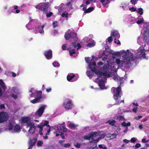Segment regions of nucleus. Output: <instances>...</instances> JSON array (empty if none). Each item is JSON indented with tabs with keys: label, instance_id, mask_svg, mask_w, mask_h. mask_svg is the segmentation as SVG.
Instances as JSON below:
<instances>
[{
	"label": "nucleus",
	"instance_id": "1",
	"mask_svg": "<svg viewBox=\"0 0 149 149\" xmlns=\"http://www.w3.org/2000/svg\"><path fill=\"white\" fill-rule=\"evenodd\" d=\"M92 59L88 64L89 68L92 72H94L98 76L95 82L98 84L99 86L101 89L105 88L104 87V81L106 79V77H109L110 73L112 71L116 72V69L115 67L114 63L105 64L103 68L100 70L98 68L95 67L96 63L95 62V56H92Z\"/></svg>",
	"mask_w": 149,
	"mask_h": 149
},
{
	"label": "nucleus",
	"instance_id": "2",
	"mask_svg": "<svg viewBox=\"0 0 149 149\" xmlns=\"http://www.w3.org/2000/svg\"><path fill=\"white\" fill-rule=\"evenodd\" d=\"M132 53L131 51L127 50L126 51L123 50L121 52V56L123 59L118 58L116 59V61L118 67H122L127 64L130 63L132 61V58H130V56H131Z\"/></svg>",
	"mask_w": 149,
	"mask_h": 149
},
{
	"label": "nucleus",
	"instance_id": "3",
	"mask_svg": "<svg viewBox=\"0 0 149 149\" xmlns=\"http://www.w3.org/2000/svg\"><path fill=\"white\" fill-rule=\"evenodd\" d=\"M105 134H102V132H93L88 135H86L84 136L85 139L90 140H92L90 141L91 143H95L97 142L100 140H101L105 136Z\"/></svg>",
	"mask_w": 149,
	"mask_h": 149
},
{
	"label": "nucleus",
	"instance_id": "4",
	"mask_svg": "<svg viewBox=\"0 0 149 149\" xmlns=\"http://www.w3.org/2000/svg\"><path fill=\"white\" fill-rule=\"evenodd\" d=\"M22 123H24V125L27 128L28 131L30 133L33 134L35 132L36 128L35 124L33 122H31L30 118L29 117H25L22 118Z\"/></svg>",
	"mask_w": 149,
	"mask_h": 149
},
{
	"label": "nucleus",
	"instance_id": "5",
	"mask_svg": "<svg viewBox=\"0 0 149 149\" xmlns=\"http://www.w3.org/2000/svg\"><path fill=\"white\" fill-rule=\"evenodd\" d=\"M81 47V46L79 44L76 42L71 43L69 47L67 46L66 44L63 45L62 47V49L63 50H65L67 49L71 56H72L73 54L75 53V49H78L80 48Z\"/></svg>",
	"mask_w": 149,
	"mask_h": 149
},
{
	"label": "nucleus",
	"instance_id": "6",
	"mask_svg": "<svg viewBox=\"0 0 149 149\" xmlns=\"http://www.w3.org/2000/svg\"><path fill=\"white\" fill-rule=\"evenodd\" d=\"M145 50L144 49L143 45L141 46L139 48L136 50L134 54L133 55L132 53L131 56H130V58H132V61L137 58H145Z\"/></svg>",
	"mask_w": 149,
	"mask_h": 149
},
{
	"label": "nucleus",
	"instance_id": "7",
	"mask_svg": "<svg viewBox=\"0 0 149 149\" xmlns=\"http://www.w3.org/2000/svg\"><path fill=\"white\" fill-rule=\"evenodd\" d=\"M111 91L113 92L114 98L117 101L116 102V104H119L121 102H124V100H122L120 102L119 100L120 98V95L121 93V87L120 86L117 87L116 89L115 87L112 88Z\"/></svg>",
	"mask_w": 149,
	"mask_h": 149
},
{
	"label": "nucleus",
	"instance_id": "8",
	"mask_svg": "<svg viewBox=\"0 0 149 149\" xmlns=\"http://www.w3.org/2000/svg\"><path fill=\"white\" fill-rule=\"evenodd\" d=\"M30 93H31L32 94H30L29 95L30 97H36V98L31 100V102L34 104L39 102V100L41 98V93L40 92L34 90L33 88H32L29 90Z\"/></svg>",
	"mask_w": 149,
	"mask_h": 149
},
{
	"label": "nucleus",
	"instance_id": "9",
	"mask_svg": "<svg viewBox=\"0 0 149 149\" xmlns=\"http://www.w3.org/2000/svg\"><path fill=\"white\" fill-rule=\"evenodd\" d=\"M8 129L10 130H13V131L18 132L20 130V128L19 126L18 125H15V122H12L9 123Z\"/></svg>",
	"mask_w": 149,
	"mask_h": 149
},
{
	"label": "nucleus",
	"instance_id": "10",
	"mask_svg": "<svg viewBox=\"0 0 149 149\" xmlns=\"http://www.w3.org/2000/svg\"><path fill=\"white\" fill-rule=\"evenodd\" d=\"M63 106L66 109H71L74 107L73 102L71 100H68L63 103Z\"/></svg>",
	"mask_w": 149,
	"mask_h": 149
},
{
	"label": "nucleus",
	"instance_id": "11",
	"mask_svg": "<svg viewBox=\"0 0 149 149\" xmlns=\"http://www.w3.org/2000/svg\"><path fill=\"white\" fill-rule=\"evenodd\" d=\"M64 123V122H63L62 125L59 124L56 125L55 126H54V128L57 130L58 132L59 133H61L63 132H65L67 131V129L63 125Z\"/></svg>",
	"mask_w": 149,
	"mask_h": 149
},
{
	"label": "nucleus",
	"instance_id": "12",
	"mask_svg": "<svg viewBox=\"0 0 149 149\" xmlns=\"http://www.w3.org/2000/svg\"><path fill=\"white\" fill-rule=\"evenodd\" d=\"M49 122L47 121H45L44 123H41L39 125L36 126V127L39 128V133L41 135H43L42 132L43 127L45 125H46L47 127H50V126L48 124Z\"/></svg>",
	"mask_w": 149,
	"mask_h": 149
},
{
	"label": "nucleus",
	"instance_id": "13",
	"mask_svg": "<svg viewBox=\"0 0 149 149\" xmlns=\"http://www.w3.org/2000/svg\"><path fill=\"white\" fill-rule=\"evenodd\" d=\"M46 107V106L45 105H42L40 107L35 114L34 117L36 118H37L38 117H39L41 116L44 112V110Z\"/></svg>",
	"mask_w": 149,
	"mask_h": 149
},
{
	"label": "nucleus",
	"instance_id": "14",
	"mask_svg": "<svg viewBox=\"0 0 149 149\" xmlns=\"http://www.w3.org/2000/svg\"><path fill=\"white\" fill-rule=\"evenodd\" d=\"M144 33L143 34L144 40L146 41H149V25H147L144 29Z\"/></svg>",
	"mask_w": 149,
	"mask_h": 149
},
{
	"label": "nucleus",
	"instance_id": "15",
	"mask_svg": "<svg viewBox=\"0 0 149 149\" xmlns=\"http://www.w3.org/2000/svg\"><path fill=\"white\" fill-rule=\"evenodd\" d=\"M48 7V3H41L36 6L37 9H40L42 11H45L46 9Z\"/></svg>",
	"mask_w": 149,
	"mask_h": 149
},
{
	"label": "nucleus",
	"instance_id": "16",
	"mask_svg": "<svg viewBox=\"0 0 149 149\" xmlns=\"http://www.w3.org/2000/svg\"><path fill=\"white\" fill-rule=\"evenodd\" d=\"M8 117V114L5 112L0 113V123L7 120Z\"/></svg>",
	"mask_w": 149,
	"mask_h": 149
},
{
	"label": "nucleus",
	"instance_id": "17",
	"mask_svg": "<svg viewBox=\"0 0 149 149\" xmlns=\"http://www.w3.org/2000/svg\"><path fill=\"white\" fill-rule=\"evenodd\" d=\"M37 141V138H34L32 139H30L28 141V145L29 147L28 149H31L32 147L34 146Z\"/></svg>",
	"mask_w": 149,
	"mask_h": 149
},
{
	"label": "nucleus",
	"instance_id": "18",
	"mask_svg": "<svg viewBox=\"0 0 149 149\" xmlns=\"http://www.w3.org/2000/svg\"><path fill=\"white\" fill-rule=\"evenodd\" d=\"M72 36L76 37V34L75 33H71L70 30H68V31L66 32L65 35V37L66 40H68ZM76 39V38L75 37V39Z\"/></svg>",
	"mask_w": 149,
	"mask_h": 149
},
{
	"label": "nucleus",
	"instance_id": "19",
	"mask_svg": "<svg viewBox=\"0 0 149 149\" xmlns=\"http://www.w3.org/2000/svg\"><path fill=\"white\" fill-rule=\"evenodd\" d=\"M45 55L47 59H51L52 57V51L49 50L45 52Z\"/></svg>",
	"mask_w": 149,
	"mask_h": 149
},
{
	"label": "nucleus",
	"instance_id": "20",
	"mask_svg": "<svg viewBox=\"0 0 149 149\" xmlns=\"http://www.w3.org/2000/svg\"><path fill=\"white\" fill-rule=\"evenodd\" d=\"M113 79L118 83H119L120 85L122 84L123 82V78H120L118 76H116L114 77Z\"/></svg>",
	"mask_w": 149,
	"mask_h": 149
},
{
	"label": "nucleus",
	"instance_id": "21",
	"mask_svg": "<svg viewBox=\"0 0 149 149\" xmlns=\"http://www.w3.org/2000/svg\"><path fill=\"white\" fill-rule=\"evenodd\" d=\"M112 36H113L115 38H118L120 37V35L118 32L116 31L112 32L111 34Z\"/></svg>",
	"mask_w": 149,
	"mask_h": 149
},
{
	"label": "nucleus",
	"instance_id": "22",
	"mask_svg": "<svg viewBox=\"0 0 149 149\" xmlns=\"http://www.w3.org/2000/svg\"><path fill=\"white\" fill-rule=\"evenodd\" d=\"M0 85L4 90L6 89V86L5 85V84L2 79H0Z\"/></svg>",
	"mask_w": 149,
	"mask_h": 149
},
{
	"label": "nucleus",
	"instance_id": "23",
	"mask_svg": "<svg viewBox=\"0 0 149 149\" xmlns=\"http://www.w3.org/2000/svg\"><path fill=\"white\" fill-rule=\"evenodd\" d=\"M68 125L71 128H73L78 127V125L74 124L73 123L69 122L68 123Z\"/></svg>",
	"mask_w": 149,
	"mask_h": 149
},
{
	"label": "nucleus",
	"instance_id": "24",
	"mask_svg": "<svg viewBox=\"0 0 149 149\" xmlns=\"http://www.w3.org/2000/svg\"><path fill=\"white\" fill-rule=\"evenodd\" d=\"M95 45V42H94V40L92 39L91 40L87 45V46L88 47H93Z\"/></svg>",
	"mask_w": 149,
	"mask_h": 149
},
{
	"label": "nucleus",
	"instance_id": "25",
	"mask_svg": "<svg viewBox=\"0 0 149 149\" xmlns=\"http://www.w3.org/2000/svg\"><path fill=\"white\" fill-rule=\"evenodd\" d=\"M75 75L73 74H68L67 76V79L68 81H70L72 78L75 77Z\"/></svg>",
	"mask_w": 149,
	"mask_h": 149
},
{
	"label": "nucleus",
	"instance_id": "26",
	"mask_svg": "<svg viewBox=\"0 0 149 149\" xmlns=\"http://www.w3.org/2000/svg\"><path fill=\"white\" fill-rule=\"evenodd\" d=\"M121 125L123 126L126 127L128 126L130 127L131 125V123L130 122H128L127 123H126L125 122H123L122 123Z\"/></svg>",
	"mask_w": 149,
	"mask_h": 149
},
{
	"label": "nucleus",
	"instance_id": "27",
	"mask_svg": "<svg viewBox=\"0 0 149 149\" xmlns=\"http://www.w3.org/2000/svg\"><path fill=\"white\" fill-rule=\"evenodd\" d=\"M44 25H42L41 27L38 28L39 32L41 34H42L44 33V31L43 29L44 28Z\"/></svg>",
	"mask_w": 149,
	"mask_h": 149
},
{
	"label": "nucleus",
	"instance_id": "28",
	"mask_svg": "<svg viewBox=\"0 0 149 149\" xmlns=\"http://www.w3.org/2000/svg\"><path fill=\"white\" fill-rule=\"evenodd\" d=\"M116 123V121L115 120H109L108 121L107 123H109V124L111 125L112 126L114 125Z\"/></svg>",
	"mask_w": 149,
	"mask_h": 149
},
{
	"label": "nucleus",
	"instance_id": "29",
	"mask_svg": "<svg viewBox=\"0 0 149 149\" xmlns=\"http://www.w3.org/2000/svg\"><path fill=\"white\" fill-rule=\"evenodd\" d=\"M83 40L84 42L86 43H89L91 40L92 39L88 37H86L84 38Z\"/></svg>",
	"mask_w": 149,
	"mask_h": 149
},
{
	"label": "nucleus",
	"instance_id": "30",
	"mask_svg": "<svg viewBox=\"0 0 149 149\" xmlns=\"http://www.w3.org/2000/svg\"><path fill=\"white\" fill-rule=\"evenodd\" d=\"M65 6V5L63 4H61L60 5L58 9L59 12H60L64 10V6Z\"/></svg>",
	"mask_w": 149,
	"mask_h": 149
},
{
	"label": "nucleus",
	"instance_id": "31",
	"mask_svg": "<svg viewBox=\"0 0 149 149\" xmlns=\"http://www.w3.org/2000/svg\"><path fill=\"white\" fill-rule=\"evenodd\" d=\"M137 20L138 21H137L136 23L138 24L143 23V18H138L137 19Z\"/></svg>",
	"mask_w": 149,
	"mask_h": 149
},
{
	"label": "nucleus",
	"instance_id": "32",
	"mask_svg": "<svg viewBox=\"0 0 149 149\" xmlns=\"http://www.w3.org/2000/svg\"><path fill=\"white\" fill-rule=\"evenodd\" d=\"M43 144L42 141H37V145L38 147L41 146Z\"/></svg>",
	"mask_w": 149,
	"mask_h": 149
},
{
	"label": "nucleus",
	"instance_id": "33",
	"mask_svg": "<svg viewBox=\"0 0 149 149\" xmlns=\"http://www.w3.org/2000/svg\"><path fill=\"white\" fill-rule=\"evenodd\" d=\"M109 137L110 138V139H112L116 138L117 136V134L115 133H114L112 134H110L109 135Z\"/></svg>",
	"mask_w": 149,
	"mask_h": 149
},
{
	"label": "nucleus",
	"instance_id": "34",
	"mask_svg": "<svg viewBox=\"0 0 149 149\" xmlns=\"http://www.w3.org/2000/svg\"><path fill=\"white\" fill-rule=\"evenodd\" d=\"M86 74L88 77H89L90 78H92L93 76L92 72L89 71H87L86 72Z\"/></svg>",
	"mask_w": 149,
	"mask_h": 149
},
{
	"label": "nucleus",
	"instance_id": "35",
	"mask_svg": "<svg viewBox=\"0 0 149 149\" xmlns=\"http://www.w3.org/2000/svg\"><path fill=\"white\" fill-rule=\"evenodd\" d=\"M53 65L54 67H59L60 66V64L59 63L56 62L55 61L53 63Z\"/></svg>",
	"mask_w": 149,
	"mask_h": 149
},
{
	"label": "nucleus",
	"instance_id": "36",
	"mask_svg": "<svg viewBox=\"0 0 149 149\" xmlns=\"http://www.w3.org/2000/svg\"><path fill=\"white\" fill-rule=\"evenodd\" d=\"M111 1L110 0H106V2L103 3V5L104 6H105L106 7H108V3H109L111 2Z\"/></svg>",
	"mask_w": 149,
	"mask_h": 149
},
{
	"label": "nucleus",
	"instance_id": "37",
	"mask_svg": "<svg viewBox=\"0 0 149 149\" xmlns=\"http://www.w3.org/2000/svg\"><path fill=\"white\" fill-rule=\"evenodd\" d=\"M94 9L93 7H90L85 12V13H88L91 12L92 10H93Z\"/></svg>",
	"mask_w": 149,
	"mask_h": 149
},
{
	"label": "nucleus",
	"instance_id": "38",
	"mask_svg": "<svg viewBox=\"0 0 149 149\" xmlns=\"http://www.w3.org/2000/svg\"><path fill=\"white\" fill-rule=\"evenodd\" d=\"M98 146L99 148L102 149H107V147L104 145L100 144Z\"/></svg>",
	"mask_w": 149,
	"mask_h": 149
},
{
	"label": "nucleus",
	"instance_id": "39",
	"mask_svg": "<svg viewBox=\"0 0 149 149\" xmlns=\"http://www.w3.org/2000/svg\"><path fill=\"white\" fill-rule=\"evenodd\" d=\"M68 13L65 12L62 14L61 16L63 17H65L67 18L68 16Z\"/></svg>",
	"mask_w": 149,
	"mask_h": 149
},
{
	"label": "nucleus",
	"instance_id": "40",
	"mask_svg": "<svg viewBox=\"0 0 149 149\" xmlns=\"http://www.w3.org/2000/svg\"><path fill=\"white\" fill-rule=\"evenodd\" d=\"M143 10L142 8H139L138 9V11H137V12L140 15H142L143 14Z\"/></svg>",
	"mask_w": 149,
	"mask_h": 149
},
{
	"label": "nucleus",
	"instance_id": "41",
	"mask_svg": "<svg viewBox=\"0 0 149 149\" xmlns=\"http://www.w3.org/2000/svg\"><path fill=\"white\" fill-rule=\"evenodd\" d=\"M118 38H115L114 40V42L115 43L117 44L118 45L120 44V42L118 40Z\"/></svg>",
	"mask_w": 149,
	"mask_h": 149
},
{
	"label": "nucleus",
	"instance_id": "42",
	"mask_svg": "<svg viewBox=\"0 0 149 149\" xmlns=\"http://www.w3.org/2000/svg\"><path fill=\"white\" fill-rule=\"evenodd\" d=\"M143 41V40L142 38H139L137 40V42L138 44L140 45L141 44V42Z\"/></svg>",
	"mask_w": 149,
	"mask_h": 149
},
{
	"label": "nucleus",
	"instance_id": "43",
	"mask_svg": "<svg viewBox=\"0 0 149 149\" xmlns=\"http://www.w3.org/2000/svg\"><path fill=\"white\" fill-rule=\"evenodd\" d=\"M112 36H110L109 37L108 39H107V41L108 42H110L112 41L113 40V39L112 38Z\"/></svg>",
	"mask_w": 149,
	"mask_h": 149
},
{
	"label": "nucleus",
	"instance_id": "44",
	"mask_svg": "<svg viewBox=\"0 0 149 149\" xmlns=\"http://www.w3.org/2000/svg\"><path fill=\"white\" fill-rule=\"evenodd\" d=\"M53 14L52 12H50L49 13H47L46 14V16L47 17H49L51 16Z\"/></svg>",
	"mask_w": 149,
	"mask_h": 149
},
{
	"label": "nucleus",
	"instance_id": "45",
	"mask_svg": "<svg viewBox=\"0 0 149 149\" xmlns=\"http://www.w3.org/2000/svg\"><path fill=\"white\" fill-rule=\"evenodd\" d=\"M138 0H131L130 2L133 4H135L136 3Z\"/></svg>",
	"mask_w": 149,
	"mask_h": 149
},
{
	"label": "nucleus",
	"instance_id": "46",
	"mask_svg": "<svg viewBox=\"0 0 149 149\" xmlns=\"http://www.w3.org/2000/svg\"><path fill=\"white\" fill-rule=\"evenodd\" d=\"M11 96L14 99H16L17 97V96L16 95H15L13 93L11 94Z\"/></svg>",
	"mask_w": 149,
	"mask_h": 149
},
{
	"label": "nucleus",
	"instance_id": "47",
	"mask_svg": "<svg viewBox=\"0 0 149 149\" xmlns=\"http://www.w3.org/2000/svg\"><path fill=\"white\" fill-rule=\"evenodd\" d=\"M53 27H55L58 26V22H53Z\"/></svg>",
	"mask_w": 149,
	"mask_h": 149
},
{
	"label": "nucleus",
	"instance_id": "48",
	"mask_svg": "<svg viewBox=\"0 0 149 149\" xmlns=\"http://www.w3.org/2000/svg\"><path fill=\"white\" fill-rule=\"evenodd\" d=\"M70 144L69 143L66 144H63V146L65 148H68L70 146Z\"/></svg>",
	"mask_w": 149,
	"mask_h": 149
},
{
	"label": "nucleus",
	"instance_id": "49",
	"mask_svg": "<svg viewBox=\"0 0 149 149\" xmlns=\"http://www.w3.org/2000/svg\"><path fill=\"white\" fill-rule=\"evenodd\" d=\"M138 108L137 107H134L132 109V111L134 113H136L137 111V109Z\"/></svg>",
	"mask_w": 149,
	"mask_h": 149
},
{
	"label": "nucleus",
	"instance_id": "50",
	"mask_svg": "<svg viewBox=\"0 0 149 149\" xmlns=\"http://www.w3.org/2000/svg\"><path fill=\"white\" fill-rule=\"evenodd\" d=\"M129 10L131 11H135L136 10V8H134V7H132L131 8H129Z\"/></svg>",
	"mask_w": 149,
	"mask_h": 149
},
{
	"label": "nucleus",
	"instance_id": "51",
	"mask_svg": "<svg viewBox=\"0 0 149 149\" xmlns=\"http://www.w3.org/2000/svg\"><path fill=\"white\" fill-rule=\"evenodd\" d=\"M118 118L119 120H124V117L121 116L118 117Z\"/></svg>",
	"mask_w": 149,
	"mask_h": 149
},
{
	"label": "nucleus",
	"instance_id": "52",
	"mask_svg": "<svg viewBox=\"0 0 149 149\" xmlns=\"http://www.w3.org/2000/svg\"><path fill=\"white\" fill-rule=\"evenodd\" d=\"M12 90L14 92H16L17 90V87H14L13 88Z\"/></svg>",
	"mask_w": 149,
	"mask_h": 149
},
{
	"label": "nucleus",
	"instance_id": "53",
	"mask_svg": "<svg viewBox=\"0 0 149 149\" xmlns=\"http://www.w3.org/2000/svg\"><path fill=\"white\" fill-rule=\"evenodd\" d=\"M52 89L51 87H49V88L46 89V91L48 93L52 91Z\"/></svg>",
	"mask_w": 149,
	"mask_h": 149
},
{
	"label": "nucleus",
	"instance_id": "54",
	"mask_svg": "<svg viewBox=\"0 0 149 149\" xmlns=\"http://www.w3.org/2000/svg\"><path fill=\"white\" fill-rule=\"evenodd\" d=\"M136 139L135 138L133 137L130 140L131 142L132 143L135 142L136 141Z\"/></svg>",
	"mask_w": 149,
	"mask_h": 149
},
{
	"label": "nucleus",
	"instance_id": "55",
	"mask_svg": "<svg viewBox=\"0 0 149 149\" xmlns=\"http://www.w3.org/2000/svg\"><path fill=\"white\" fill-rule=\"evenodd\" d=\"M26 27L27 29H32V28H31V27L30 26V25L29 23L26 24Z\"/></svg>",
	"mask_w": 149,
	"mask_h": 149
},
{
	"label": "nucleus",
	"instance_id": "56",
	"mask_svg": "<svg viewBox=\"0 0 149 149\" xmlns=\"http://www.w3.org/2000/svg\"><path fill=\"white\" fill-rule=\"evenodd\" d=\"M141 146V144L140 143H136L135 145V146L136 148H138L140 147Z\"/></svg>",
	"mask_w": 149,
	"mask_h": 149
},
{
	"label": "nucleus",
	"instance_id": "57",
	"mask_svg": "<svg viewBox=\"0 0 149 149\" xmlns=\"http://www.w3.org/2000/svg\"><path fill=\"white\" fill-rule=\"evenodd\" d=\"M80 143H77L75 145V146L77 148H79L80 147Z\"/></svg>",
	"mask_w": 149,
	"mask_h": 149
},
{
	"label": "nucleus",
	"instance_id": "58",
	"mask_svg": "<svg viewBox=\"0 0 149 149\" xmlns=\"http://www.w3.org/2000/svg\"><path fill=\"white\" fill-rule=\"evenodd\" d=\"M121 130V129L119 127H118L117 128V129L116 130V131L117 132H119Z\"/></svg>",
	"mask_w": 149,
	"mask_h": 149
},
{
	"label": "nucleus",
	"instance_id": "59",
	"mask_svg": "<svg viewBox=\"0 0 149 149\" xmlns=\"http://www.w3.org/2000/svg\"><path fill=\"white\" fill-rule=\"evenodd\" d=\"M11 74H12V76L13 77H15L16 76V74L13 72H12Z\"/></svg>",
	"mask_w": 149,
	"mask_h": 149
},
{
	"label": "nucleus",
	"instance_id": "60",
	"mask_svg": "<svg viewBox=\"0 0 149 149\" xmlns=\"http://www.w3.org/2000/svg\"><path fill=\"white\" fill-rule=\"evenodd\" d=\"M85 61H86V62L87 63H89V58L88 57H87V58H85Z\"/></svg>",
	"mask_w": 149,
	"mask_h": 149
},
{
	"label": "nucleus",
	"instance_id": "61",
	"mask_svg": "<svg viewBox=\"0 0 149 149\" xmlns=\"http://www.w3.org/2000/svg\"><path fill=\"white\" fill-rule=\"evenodd\" d=\"M131 111L130 110H127L126 109H124L123 112H131Z\"/></svg>",
	"mask_w": 149,
	"mask_h": 149
},
{
	"label": "nucleus",
	"instance_id": "62",
	"mask_svg": "<svg viewBox=\"0 0 149 149\" xmlns=\"http://www.w3.org/2000/svg\"><path fill=\"white\" fill-rule=\"evenodd\" d=\"M103 63L102 62H99L97 63V65L99 66L100 65H103Z\"/></svg>",
	"mask_w": 149,
	"mask_h": 149
},
{
	"label": "nucleus",
	"instance_id": "63",
	"mask_svg": "<svg viewBox=\"0 0 149 149\" xmlns=\"http://www.w3.org/2000/svg\"><path fill=\"white\" fill-rule=\"evenodd\" d=\"M123 141L126 143H128L130 142V141L126 139H125L123 140Z\"/></svg>",
	"mask_w": 149,
	"mask_h": 149
},
{
	"label": "nucleus",
	"instance_id": "64",
	"mask_svg": "<svg viewBox=\"0 0 149 149\" xmlns=\"http://www.w3.org/2000/svg\"><path fill=\"white\" fill-rule=\"evenodd\" d=\"M64 142V141H59V143L61 144V146H63V143Z\"/></svg>",
	"mask_w": 149,
	"mask_h": 149
}]
</instances>
